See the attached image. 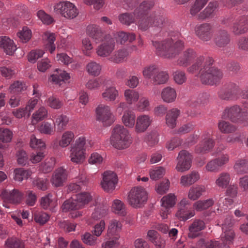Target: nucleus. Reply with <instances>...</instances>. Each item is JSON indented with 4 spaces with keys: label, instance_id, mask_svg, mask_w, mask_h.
<instances>
[{
    "label": "nucleus",
    "instance_id": "052dcab7",
    "mask_svg": "<svg viewBox=\"0 0 248 248\" xmlns=\"http://www.w3.org/2000/svg\"><path fill=\"white\" fill-rule=\"evenodd\" d=\"M75 135L73 132L67 131L64 132L62 139L59 141V145L62 147L68 146L74 138Z\"/></svg>",
    "mask_w": 248,
    "mask_h": 248
},
{
    "label": "nucleus",
    "instance_id": "20e7f679",
    "mask_svg": "<svg viewBox=\"0 0 248 248\" xmlns=\"http://www.w3.org/2000/svg\"><path fill=\"white\" fill-rule=\"evenodd\" d=\"M222 118L244 126H248V111L243 109L237 105L226 107L224 110Z\"/></svg>",
    "mask_w": 248,
    "mask_h": 248
},
{
    "label": "nucleus",
    "instance_id": "49530a36",
    "mask_svg": "<svg viewBox=\"0 0 248 248\" xmlns=\"http://www.w3.org/2000/svg\"><path fill=\"white\" fill-rule=\"evenodd\" d=\"M52 118L55 119L54 123L57 126L58 131L61 132L63 130L68 123L69 118L66 115L63 114L52 115Z\"/></svg>",
    "mask_w": 248,
    "mask_h": 248
},
{
    "label": "nucleus",
    "instance_id": "ea45409f",
    "mask_svg": "<svg viewBox=\"0 0 248 248\" xmlns=\"http://www.w3.org/2000/svg\"><path fill=\"white\" fill-rule=\"evenodd\" d=\"M5 248H25L23 240L16 237H9L4 243Z\"/></svg>",
    "mask_w": 248,
    "mask_h": 248
},
{
    "label": "nucleus",
    "instance_id": "dca6fc26",
    "mask_svg": "<svg viewBox=\"0 0 248 248\" xmlns=\"http://www.w3.org/2000/svg\"><path fill=\"white\" fill-rule=\"evenodd\" d=\"M218 7L217 1H210L203 10L200 12L196 16L197 18L199 20H206L214 18L216 16Z\"/></svg>",
    "mask_w": 248,
    "mask_h": 248
},
{
    "label": "nucleus",
    "instance_id": "c85d7f7f",
    "mask_svg": "<svg viewBox=\"0 0 248 248\" xmlns=\"http://www.w3.org/2000/svg\"><path fill=\"white\" fill-rule=\"evenodd\" d=\"M200 179V174L196 171L181 176L180 184L184 186H189L196 183Z\"/></svg>",
    "mask_w": 248,
    "mask_h": 248
},
{
    "label": "nucleus",
    "instance_id": "9d476101",
    "mask_svg": "<svg viewBox=\"0 0 248 248\" xmlns=\"http://www.w3.org/2000/svg\"><path fill=\"white\" fill-rule=\"evenodd\" d=\"M196 35L203 42L210 41L213 36L214 29L210 23H203L195 28Z\"/></svg>",
    "mask_w": 248,
    "mask_h": 248
},
{
    "label": "nucleus",
    "instance_id": "f3484780",
    "mask_svg": "<svg viewBox=\"0 0 248 248\" xmlns=\"http://www.w3.org/2000/svg\"><path fill=\"white\" fill-rule=\"evenodd\" d=\"M115 43L113 39L108 38L104 41L96 48V53L101 57L110 56L115 49Z\"/></svg>",
    "mask_w": 248,
    "mask_h": 248
},
{
    "label": "nucleus",
    "instance_id": "58836bf2",
    "mask_svg": "<svg viewBox=\"0 0 248 248\" xmlns=\"http://www.w3.org/2000/svg\"><path fill=\"white\" fill-rule=\"evenodd\" d=\"M135 14V11L133 13H124L120 14L119 16V20L120 22L127 26H129L132 23H134L139 16Z\"/></svg>",
    "mask_w": 248,
    "mask_h": 248
},
{
    "label": "nucleus",
    "instance_id": "c9c22d12",
    "mask_svg": "<svg viewBox=\"0 0 248 248\" xmlns=\"http://www.w3.org/2000/svg\"><path fill=\"white\" fill-rule=\"evenodd\" d=\"M233 169L238 174L248 173V160L244 158L236 160Z\"/></svg>",
    "mask_w": 248,
    "mask_h": 248
},
{
    "label": "nucleus",
    "instance_id": "a878e982",
    "mask_svg": "<svg viewBox=\"0 0 248 248\" xmlns=\"http://www.w3.org/2000/svg\"><path fill=\"white\" fill-rule=\"evenodd\" d=\"M122 229V224L118 220L113 219L109 221L107 230V236L120 238L119 233Z\"/></svg>",
    "mask_w": 248,
    "mask_h": 248
},
{
    "label": "nucleus",
    "instance_id": "a18cd8bd",
    "mask_svg": "<svg viewBox=\"0 0 248 248\" xmlns=\"http://www.w3.org/2000/svg\"><path fill=\"white\" fill-rule=\"evenodd\" d=\"M129 55L127 49H122L115 51L114 54L109 58V60L112 62L118 63L124 61V59Z\"/></svg>",
    "mask_w": 248,
    "mask_h": 248
},
{
    "label": "nucleus",
    "instance_id": "6e6552de",
    "mask_svg": "<svg viewBox=\"0 0 248 248\" xmlns=\"http://www.w3.org/2000/svg\"><path fill=\"white\" fill-rule=\"evenodd\" d=\"M213 132L205 131L202 136V140L195 147L198 154H204L210 152L214 147L215 141L212 137Z\"/></svg>",
    "mask_w": 248,
    "mask_h": 248
},
{
    "label": "nucleus",
    "instance_id": "4be33fe9",
    "mask_svg": "<svg viewBox=\"0 0 248 248\" xmlns=\"http://www.w3.org/2000/svg\"><path fill=\"white\" fill-rule=\"evenodd\" d=\"M205 223L200 219H195L188 227V237L195 238L201 234V231L205 228Z\"/></svg>",
    "mask_w": 248,
    "mask_h": 248
},
{
    "label": "nucleus",
    "instance_id": "864d4df0",
    "mask_svg": "<svg viewBox=\"0 0 248 248\" xmlns=\"http://www.w3.org/2000/svg\"><path fill=\"white\" fill-rule=\"evenodd\" d=\"M70 78L69 74L64 71L60 69H57L56 73L51 76L53 82L56 83L61 84V81L67 80Z\"/></svg>",
    "mask_w": 248,
    "mask_h": 248
},
{
    "label": "nucleus",
    "instance_id": "5701e85b",
    "mask_svg": "<svg viewBox=\"0 0 248 248\" xmlns=\"http://www.w3.org/2000/svg\"><path fill=\"white\" fill-rule=\"evenodd\" d=\"M0 48L9 55H13L17 48L14 41L6 36H0Z\"/></svg>",
    "mask_w": 248,
    "mask_h": 248
},
{
    "label": "nucleus",
    "instance_id": "473e14b6",
    "mask_svg": "<svg viewBox=\"0 0 248 248\" xmlns=\"http://www.w3.org/2000/svg\"><path fill=\"white\" fill-rule=\"evenodd\" d=\"M169 78L168 72L159 68L156 74L152 78V83L154 85H160L167 83Z\"/></svg>",
    "mask_w": 248,
    "mask_h": 248
},
{
    "label": "nucleus",
    "instance_id": "f257e3e1",
    "mask_svg": "<svg viewBox=\"0 0 248 248\" xmlns=\"http://www.w3.org/2000/svg\"><path fill=\"white\" fill-rule=\"evenodd\" d=\"M214 60L211 57L200 56L187 69L190 73L199 71L198 76L202 84L214 85L217 84L223 77L222 72L213 66Z\"/></svg>",
    "mask_w": 248,
    "mask_h": 248
},
{
    "label": "nucleus",
    "instance_id": "774afa93",
    "mask_svg": "<svg viewBox=\"0 0 248 248\" xmlns=\"http://www.w3.org/2000/svg\"><path fill=\"white\" fill-rule=\"evenodd\" d=\"M55 164V159L51 157L46 159L45 162L41 164L40 170L44 173H48L51 171Z\"/></svg>",
    "mask_w": 248,
    "mask_h": 248
},
{
    "label": "nucleus",
    "instance_id": "2eb2a0df",
    "mask_svg": "<svg viewBox=\"0 0 248 248\" xmlns=\"http://www.w3.org/2000/svg\"><path fill=\"white\" fill-rule=\"evenodd\" d=\"M176 169L178 171L184 172L188 170L191 166V155L186 150H182L177 158Z\"/></svg>",
    "mask_w": 248,
    "mask_h": 248
},
{
    "label": "nucleus",
    "instance_id": "a211bd4d",
    "mask_svg": "<svg viewBox=\"0 0 248 248\" xmlns=\"http://www.w3.org/2000/svg\"><path fill=\"white\" fill-rule=\"evenodd\" d=\"M232 32L236 35H240L248 31V16H241L233 23Z\"/></svg>",
    "mask_w": 248,
    "mask_h": 248
},
{
    "label": "nucleus",
    "instance_id": "4468645a",
    "mask_svg": "<svg viewBox=\"0 0 248 248\" xmlns=\"http://www.w3.org/2000/svg\"><path fill=\"white\" fill-rule=\"evenodd\" d=\"M229 161V155L222 154L220 156L211 159L208 161L205 166L206 170L209 172H217L220 170V168L225 166Z\"/></svg>",
    "mask_w": 248,
    "mask_h": 248
},
{
    "label": "nucleus",
    "instance_id": "09e8293b",
    "mask_svg": "<svg viewBox=\"0 0 248 248\" xmlns=\"http://www.w3.org/2000/svg\"><path fill=\"white\" fill-rule=\"evenodd\" d=\"M204 191L205 188L203 186H192L189 190L188 197L189 199L195 201L199 199Z\"/></svg>",
    "mask_w": 248,
    "mask_h": 248
},
{
    "label": "nucleus",
    "instance_id": "603ef678",
    "mask_svg": "<svg viewBox=\"0 0 248 248\" xmlns=\"http://www.w3.org/2000/svg\"><path fill=\"white\" fill-rule=\"evenodd\" d=\"M223 233L221 235V239L220 241L221 243L225 244L227 246L232 244L235 238V234L233 230L232 229L223 230Z\"/></svg>",
    "mask_w": 248,
    "mask_h": 248
},
{
    "label": "nucleus",
    "instance_id": "4c0bfd02",
    "mask_svg": "<svg viewBox=\"0 0 248 248\" xmlns=\"http://www.w3.org/2000/svg\"><path fill=\"white\" fill-rule=\"evenodd\" d=\"M124 97L128 105L135 104L139 99L140 94L138 91L133 89H126L124 92Z\"/></svg>",
    "mask_w": 248,
    "mask_h": 248
},
{
    "label": "nucleus",
    "instance_id": "c756f323",
    "mask_svg": "<svg viewBox=\"0 0 248 248\" xmlns=\"http://www.w3.org/2000/svg\"><path fill=\"white\" fill-rule=\"evenodd\" d=\"M119 96V92L113 85L107 86L102 93V98L107 101H114Z\"/></svg>",
    "mask_w": 248,
    "mask_h": 248
},
{
    "label": "nucleus",
    "instance_id": "7ed1b4c3",
    "mask_svg": "<svg viewBox=\"0 0 248 248\" xmlns=\"http://www.w3.org/2000/svg\"><path fill=\"white\" fill-rule=\"evenodd\" d=\"M111 142L115 148L123 150L130 146L132 138L126 128L122 125H117L113 128Z\"/></svg>",
    "mask_w": 248,
    "mask_h": 248
},
{
    "label": "nucleus",
    "instance_id": "393cba45",
    "mask_svg": "<svg viewBox=\"0 0 248 248\" xmlns=\"http://www.w3.org/2000/svg\"><path fill=\"white\" fill-rule=\"evenodd\" d=\"M67 177V174L66 170L60 167L54 172L51 181L52 185L55 186H60L66 181Z\"/></svg>",
    "mask_w": 248,
    "mask_h": 248
},
{
    "label": "nucleus",
    "instance_id": "8fccbe9b",
    "mask_svg": "<svg viewBox=\"0 0 248 248\" xmlns=\"http://www.w3.org/2000/svg\"><path fill=\"white\" fill-rule=\"evenodd\" d=\"M198 245H204L205 248H230L229 246L221 243L220 240H210L207 242L204 239H201L198 242Z\"/></svg>",
    "mask_w": 248,
    "mask_h": 248
},
{
    "label": "nucleus",
    "instance_id": "0e129e2a",
    "mask_svg": "<svg viewBox=\"0 0 248 248\" xmlns=\"http://www.w3.org/2000/svg\"><path fill=\"white\" fill-rule=\"evenodd\" d=\"M47 115V110L44 107H40L37 111L32 115V123L34 124L38 121L45 119Z\"/></svg>",
    "mask_w": 248,
    "mask_h": 248
},
{
    "label": "nucleus",
    "instance_id": "338daca9",
    "mask_svg": "<svg viewBox=\"0 0 248 248\" xmlns=\"http://www.w3.org/2000/svg\"><path fill=\"white\" fill-rule=\"evenodd\" d=\"M158 69V67L155 64L145 66L142 71L143 76L145 78L151 79L152 80L153 77L154 76Z\"/></svg>",
    "mask_w": 248,
    "mask_h": 248
},
{
    "label": "nucleus",
    "instance_id": "a19ab883",
    "mask_svg": "<svg viewBox=\"0 0 248 248\" xmlns=\"http://www.w3.org/2000/svg\"><path fill=\"white\" fill-rule=\"evenodd\" d=\"M44 39H46L45 48L52 53L55 50V45L54 43L55 40V35L53 33L46 32L44 34Z\"/></svg>",
    "mask_w": 248,
    "mask_h": 248
},
{
    "label": "nucleus",
    "instance_id": "9b49d317",
    "mask_svg": "<svg viewBox=\"0 0 248 248\" xmlns=\"http://www.w3.org/2000/svg\"><path fill=\"white\" fill-rule=\"evenodd\" d=\"M96 119L105 126L110 125L114 121L113 116L108 106L101 104L96 108Z\"/></svg>",
    "mask_w": 248,
    "mask_h": 248
},
{
    "label": "nucleus",
    "instance_id": "79ce46f5",
    "mask_svg": "<svg viewBox=\"0 0 248 248\" xmlns=\"http://www.w3.org/2000/svg\"><path fill=\"white\" fill-rule=\"evenodd\" d=\"M219 130L223 133L229 134L235 132L237 130L236 126L224 120H221L218 123Z\"/></svg>",
    "mask_w": 248,
    "mask_h": 248
},
{
    "label": "nucleus",
    "instance_id": "bf43d9fd",
    "mask_svg": "<svg viewBox=\"0 0 248 248\" xmlns=\"http://www.w3.org/2000/svg\"><path fill=\"white\" fill-rule=\"evenodd\" d=\"M208 0H195L190 9V14L195 16L205 6Z\"/></svg>",
    "mask_w": 248,
    "mask_h": 248
},
{
    "label": "nucleus",
    "instance_id": "5fc2aeb1",
    "mask_svg": "<svg viewBox=\"0 0 248 248\" xmlns=\"http://www.w3.org/2000/svg\"><path fill=\"white\" fill-rule=\"evenodd\" d=\"M136 39L134 33H127L124 31L119 32L117 34V41L121 44H124L126 41L132 42Z\"/></svg>",
    "mask_w": 248,
    "mask_h": 248
},
{
    "label": "nucleus",
    "instance_id": "2f4dec72",
    "mask_svg": "<svg viewBox=\"0 0 248 248\" xmlns=\"http://www.w3.org/2000/svg\"><path fill=\"white\" fill-rule=\"evenodd\" d=\"M161 96L164 102L170 103L175 100L177 93L174 88L171 87H167L162 90Z\"/></svg>",
    "mask_w": 248,
    "mask_h": 248
},
{
    "label": "nucleus",
    "instance_id": "423d86ee",
    "mask_svg": "<svg viewBox=\"0 0 248 248\" xmlns=\"http://www.w3.org/2000/svg\"><path fill=\"white\" fill-rule=\"evenodd\" d=\"M147 192L143 187L135 186L128 193L127 202L132 207L138 208L142 207L147 202Z\"/></svg>",
    "mask_w": 248,
    "mask_h": 248
},
{
    "label": "nucleus",
    "instance_id": "e433bc0d",
    "mask_svg": "<svg viewBox=\"0 0 248 248\" xmlns=\"http://www.w3.org/2000/svg\"><path fill=\"white\" fill-rule=\"evenodd\" d=\"M92 145L93 142L91 140H87L84 137L81 136L76 140L75 143L71 145V147L85 152L86 148L91 147Z\"/></svg>",
    "mask_w": 248,
    "mask_h": 248
},
{
    "label": "nucleus",
    "instance_id": "bb28decb",
    "mask_svg": "<svg viewBox=\"0 0 248 248\" xmlns=\"http://www.w3.org/2000/svg\"><path fill=\"white\" fill-rule=\"evenodd\" d=\"M152 26L159 28H167L170 25V22L165 16L159 12H155L152 14Z\"/></svg>",
    "mask_w": 248,
    "mask_h": 248
},
{
    "label": "nucleus",
    "instance_id": "13d9d810",
    "mask_svg": "<svg viewBox=\"0 0 248 248\" xmlns=\"http://www.w3.org/2000/svg\"><path fill=\"white\" fill-rule=\"evenodd\" d=\"M208 0H195L190 9V14L195 16L205 6Z\"/></svg>",
    "mask_w": 248,
    "mask_h": 248
},
{
    "label": "nucleus",
    "instance_id": "3c124183",
    "mask_svg": "<svg viewBox=\"0 0 248 248\" xmlns=\"http://www.w3.org/2000/svg\"><path fill=\"white\" fill-rule=\"evenodd\" d=\"M101 65L94 61H90L86 65V70L88 73L93 76H98L101 71Z\"/></svg>",
    "mask_w": 248,
    "mask_h": 248
},
{
    "label": "nucleus",
    "instance_id": "f8f14e48",
    "mask_svg": "<svg viewBox=\"0 0 248 248\" xmlns=\"http://www.w3.org/2000/svg\"><path fill=\"white\" fill-rule=\"evenodd\" d=\"M195 215L193 209L188 200L184 199L179 203V209L176 214L178 218L182 221H186L194 217Z\"/></svg>",
    "mask_w": 248,
    "mask_h": 248
},
{
    "label": "nucleus",
    "instance_id": "de8ad7c7",
    "mask_svg": "<svg viewBox=\"0 0 248 248\" xmlns=\"http://www.w3.org/2000/svg\"><path fill=\"white\" fill-rule=\"evenodd\" d=\"M140 20L138 22L139 28L142 31L147 30L150 26H152V14L149 16L148 15L140 16L138 17Z\"/></svg>",
    "mask_w": 248,
    "mask_h": 248
},
{
    "label": "nucleus",
    "instance_id": "e2e57ef3",
    "mask_svg": "<svg viewBox=\"0 0 248 248\" xmlns=\"http://www.w3.org/2000/svg\"><path fill=\"white\" fill-rule=\"evenodd\" d=\"M31 172L29 170H25L22 168L16 169L14 170L16 181L21 182L24 179H27L31 175Z\"/></svg>",
    "mask_w": 248,
    "mask_h": 248
},
{
    "label": "nucleus",
    "instance_id": "ddd939ff",
    "mask_svg": "<svg viewBox=\"0 0 248 248\" xmlns=\"http://www.w3.org/2000/svg\"><path fill=\"white\" fill-rule=\"evenodd\" d=\"M200 56H198L194 49L188 48L183 51L181 56L178 59L176 62L177 65L180 66L187 67L195 60L194 63L197 58Z\"/></svg>",
    "mask_w": 248,
    "mask_h": 248
},
{
    "label": "nucleus",
    "instance_id": "412c9836",
    "mask_svg": "<svg viewBox=\"0 0 248 248\" xmlns=\"http://www.w3.org/2000/svg\"><path fill=\"white\" fill-rule=\"evenodd\" d=\"M1 196L4 202L16 204L21 201L23 195L18 189H14L11 190L8 189L3 190Z\"/></svg>",
    "mask_w": 248,
    "mask_h": 248
},
{
    "label": "nucleus",
    "instance_id": "aec40b11",
    "mask_svg": "<svg viewBox=\"0 0 248 248\" xmlns=\"http://www.w3.org/2000/svg\"><path fill=\"white\" fill-rule=\"evenodd\" d=\"M230 34L226 29L220 28L217 30L214 41L217 46L224 47L230 42Z\"/></svg>",
    "mask_w": 248,
    "mask_h": 248
},
{
    "label": "nucleus",
    "instance_id": "4d7b16f0",
    "mask_svg": "<svg viewBox=\"0 0 248 248\" xmlns=\"http://www.w3.org/2000/svg\"><path fill=\"white\" fill-rule=\"evenodd\" d=\"M112 210L114 213L123 216L126 215V210L124 204L120 200H114L112 205Z\"/></svg>",
    "mask_w": 248,
    "mask_h": 248
},
{
    "label": "nucleus",
    "instance_id": "b1692460",
    "mask_svg": "<svg viewBox=\"0 0 248 248\" xmlns=\"http://www.w3.org/2000/svg\"><path fill=\"white\" fill-rule=\"evenodd\" d=\"M152 123L150 117L143 114L139 116L136 120L135 129L137 133H141L146 131Z\"/></svg>",
    "mask_w": 248,
    "mask_h": 248
},
{
    "label": "nucleus",
    "instance_id": "39448f33",
    "mask_svg": "<svg viewBox=\"0 0 248 248\" xmlns=\"http://www.w3.org/2000/svg\"><path fill=\"white\" fill-rule=\"evenodd\" d=\"M92 200V196L88 192H82L76 195L64 202L62 206L63 212L70 210H76L82 208Z\"/></svg>",
    "mask_w": 248,
    "mask_h": 248
},
{
    "label": "nucleus",
    "instance_id": "f704fd0d",
    "mask_svg": "<svg viewBox=\"0 0 248 248\" xmlns=\"http://www.w3.org/2000/svg\"><path fill=\"white\" fill-rule=\"evenodd\" d=\"M154 2L151 0L143 1L135 10V14L140 17L142 15H148V13L154 6Z\"/></svg>",
    "mask_w": 248,
    "mask_h": 248
},
{
    "label": "nucleus",
    "instance_id": "37998d69",
    "mask_svg": "<svg viewBox=\"0 0 248 248\" xmlns=\"http://www.w3.org/2000/svg\"><path fill=\"white\" fill-rule=\"evenodd\" d=\"M231 180V175L228 172H223L220 173L217 180L216 184L221 188H226L229 185Z\"/></svg>",
    "mask_w": 248,
    "mask_h": 248
},
{
    "label": "nucleus",
    "instance_id": "c03bdc74",
    "mask_svg": "<svg viewBox=\"0 0 248 248\" xmlns=\"http://www.w3.org/2000/svg\"><path fill=\"white\" fill-rule=\"evenodd\" d=\"M70 148V157L71 161L77 164L82 163L85 158V152L76 148Z\"/></svg>",
    "mask_w": 248,
    "mask_h": 248
},
{
    "label": "nucleus",
    "instance_id": "cd10ccee",
    "mask_svg": "<svg viewBox=\"0 0 248 248\" xmlns=\"http://www.w3.org/2000/svg\"><path fill=\"white\" fill-rule=\"evenodd\" d=\"M87 33L97 42L103 40L104 33L100 27L95 25H89L87 28Z\"/></svg>",
    "mask_w": 248,
    "mask_h": 248
},
{
    "label": "nucleus",
    "instance_id": "72a5a7b5",
    "mask_svg": "<svg viewBox=\"0 0 248 248\" xmlns=\"http://www.w3.org/2000/svg\"><path fill=\"white\" fill-rule=\"evenodd\" d=\"M135 119V113L132 110H127L124 112L122 120L125 127L133 128L136 124Z\"/></svg>",
    "mask_w": 248,
    "mask_h": 248
},
{
    "label": "nucleus",
    "instance_id": "69168bd1",
    "mask_svg": "<svg viewBox=\"0 0 248 248\" xmlns=\"http://www.w3.org/2000/svg\"><path fill=\"white\" fill-rule=\"evenodd\" d=\"M175 199L174 194H169L161 199V206L170 209L175 205Z\"/></svg>",
    "mask_w": 248,
    "mask_h": 248
},
{
    "label": "nucleus",
    "instance_id": "6ab92c4d",
    "mask_svg": "<svg viewBox=\"0 0 248 248\" xmlns=\"http://www.w3.org/2000/svg\"><path fill=\"white\" fill-rule=\"evenodd\" d=\"M117 182L116 174L111 171H107L104 173L103 180L101 182L102 187L106 191L113 190Z\"/></svg>",
    "mask_w": 248,
    "mask_h": 248
},
{
    "label": "nucleus",
    "instance_id": "f03ea898",
    "mask_svg": "<svg viewBox=\"0 0 248 248\" xmlns=\"http://www.w3.org/2000/svg\"><path fill=\"white\" fill-rule=\"evenodd\" d=\"M180 34L171 36L161 41H152V45L158 56L168 59L177 56L184 49L185 43L180 39Z\"/></svg>",
    "mask_w": 248,
    "mask_h": 248
},
{
    "label": "nucleus",
    "instance_id": "7c9ffc66",
    "mask_svg": "<svg viewBox=\"0 0 248 248\" xmlns=\"http://www.w3.org/2000/svg\"><path fill=\"white\" fill-rule=\"evenodd\" d=\"M180 114V110L176 108L169 110L166 116V124L168 126L173 128L176 125V120Z\"/></svg>",
    "mask_w": 248,
    "mask_h": 248
},
{
    "label": "nucleus",
    "instance_id": "6e6d98bb",
    "mask_svg": "<svg viewBox=\"0 0 248 248\" xmlns=\"http://www.w3.org/2000/svg\"><path fill=\"white\" fill-rule=\"evenodd\" d=\"M214 203V201L212 199L204 201H198L194 203L193 208L197 211H201L208 209Z\"/></svg>",
    "mask_w": 248,
    "mask_h": 248
},
{
    "label": "nucleus",
    "instance_id": "0eeeda50",
    "mask_svg": "<svg viewBox=\"0 0 248 248\" xmlns=\"http://www.w3.org/2000/svg\"><path fill=\"white\" fill-rule=\"evenodd\" d=\"M54 11L67 19H73L78 14L77 7L68 1H61L54 6Z\"/></svg>",
    "mask_w": 248,
    "mask_h": 248
},
{
    "label": "nucleus",
    "instance_id": "680f3d73",
    "mask_svg": "<svg viewBox=\"0 0 248 248\" xmlns=\"http://www.w3.org/2000/svg\"><path fill=\"white\" fill-rule=\"evenodd\" d=\"M38 86L37 85H34L33 86V94L35 95V97L36 98H32L28 102V104L26 107L27 110L30 112L32 111V110L34 108L35 105L37 104L38 99H39L41 93H39V91L37 89Z\"/></svg>",
    "mask_w": 248,
    "mask_h": 248
},
{
    "label": "nucleus",
    "instance_id": "1a4fd4ad",
    "mask_svg": "<svg viewBox=\"0 0 248 248\" xmlns=\"http://www.w3.org/2000/svg\"><path fill=\"white\" fill-rule=\"evenodd\" d=\"M240 90L238 85L232 82H230L222 88L218 92L219 97L225 100L237 99L238 94Z\"/></svg>",
    "mask_w": 248,
    "mask_h": 248
}]
</instances>
